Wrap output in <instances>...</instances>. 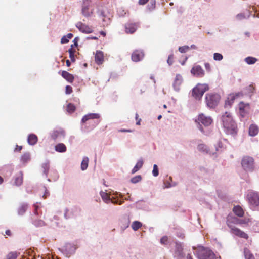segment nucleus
Listing matches in <instances>:
<instances>
[{"label": "nucleus", "mask_w": 259, "mask_h": 259, "mask_svg": "<svg viewBox=\"0 0 259 259\" xmlns=\"http://www.w3.org/2000/svg\"><path fill=\"white\" fill-rule=\"evenodd\" d=\"M223 126L227 134L236 135L238 129L236 122L233 119L231 113L226 112L222 116Z\"/></svg>", "instance_id": "obj_1"}, {"label": "nucleus", "mask_w": 259, "mask_h": 259, "mask_svg": "<svg viewBox=\"0 0 259 259\" xmlns=\"http://www.w3.org/2000/svg\"><path fill=\"white\" fill-rule=\"evenodd\" d=\"M241 165L243 169L246 172H252L255 168L254 158L248 155L243 156L241 160Z\"/></svg>", "instance_id": "obj_2"}, {"label": "nucleus", "mask_w": 259, "mask_h": 259, "mask_svg": "<svg viewBox=\"0 0 259 259\" xmlns=\"http://www.w3.org/2000/svg\"><path fill=\"white\" fill-rule=\"evenodd\" d=\"M196 255L198 259H217L215 255L210 249L202 246L197 248Z\"/></svg>", "instance_id": "obj_3"}, {"label": "nucleus", "mask_w": 259, "mask_h": 259, "mask_svg": "<svg viewBox=\"0 0 259 259\" xmlns=\"http://www.w3.org/2000/svg\"><path fill=\"white\" fill-rule=\"evenodd\" d=\"M220 98V96L218 94H207L205 96V102L207 106L210 108L215 107L218 105Z\"/></svg>", "instance_id": "obj_4"}, {"label": "nucleus", "mask_w": 259, "mask_h": 259, "mask_svg": "<svg viewBox=\"0 0 259 259\" xmlns=\"http://www.w3.org/2000/svg\"><path fill=\"white\" fill-rule=\"evenodd\" d=\"M209 90L207 84H198L192 90V96L196 99H201L204 93Z\"/></svg>", "instance_id": "obj_5"}, {"label": "nucleus", "mask_w": 259, "mask_h": 259, "mask_svg": "<svg viewBox=\"0 0 259 259\" xmlns=\"http://www.w3.org/2000/svg\"><path fill=\"white\" fill-rule=\"evenodd\" d=\"M92 0H82L81 13L86 17L91 16L94 13V9L91 8Z\"/></svg>", "instance_id": "obj_6"}, {"label": "nucleus", "mask_w": 259, "mask_h": 259, "mask_svg": "<svg viewBox=\"0 0 259 259\" xmlns=\"http://www.w3.org/2000/svg\"><path fill=\"white\" fill-rule=\"evenodd\" d=\"M247 199L251 207L256 209L259 207V194L255 192H250L247 194Z\"/></svg>", "instance_id": "obj_7"}, {"label": "nucleus", "mask_w": 259, "mask_h": 259, "mask_svg": "<svg viewBox=\"0 0 259 259\" xmlns=\"http://www.w3.org/2000/svg\"><path fill=\"white\" fill-rule=\"evenodd\" d=\"M228 226L230 229V232L240 238L247 239L248 238V235L244 232L242 231L237 227L231 224V222L228 223Z\"/></svg>", "instance_id": "obj_8"}, {"label": "nucleus", "mask_w": 259, "mask_h": 259, "mask_svg": "<svg viewBox=\"0 0 259 259\" xmlns=\"http://www.w3.org/2000/svg\"><path fill=\"white\" fill-rule=\"evenodd\" d=\"M228 226L230 229V232L240 238L247 239L248 238V235L244 232L242 231L237 227L231 224V222L228 223Z\"/></svg>", "instance_id": "obj_9"}, {"label": "nucleus", "mask_w": 259, "mask_h": 259, "mask_svg": "<svg viewBox=\"0 0 259 259\" xmlns=\"http://www.w3.org/2000/svg\"><path fill=\"white\" fill-rule=\"evenodd\" d=\"M100 195L103 201L106 203H109L111 202L114 204L121 205L122 204L121 201L119 203L118 199H116L113 197L111 198L110 196L108 195V194L106 192L102 191L101 192Z\"/></svg>", "instance_id": "obj_10"}, {"label": "nucleus", "mask_w": 259, "mask_h": 259, "mask_svg": "<svg viewBox=\"0 0 259 259\" xmlns=\"http://www.w3.org/2000/svg\"><path fill=\"white\" fill-rule=\"evenodd\" d=\"M196 122L199 124L202 123L204 126H207L210 125L212 122V119L210 117L206 116L203 114H200L198 115Z\"/></svg>", "instance_id": "obj_11"}, {"label": "nucleus", "mask_w": 259, "mask_h": 259, "mask_svg": "<svg viewBox=\"0 0 259 259\" xmlns=\"http://www.w3.org/2000/svg\"><path fill=\"white\" fill-rule=\"evenodd\" d=\"M76 26L80 31L84 33L88 34L93 32V29L91 27L82 23L81 22L77 23Z\"/></svg>", "instance_id": "obj_12"}, {"label": "nucleus", "mask_w": 259, "mask_h": 259, "mask_svg": "<svg viewBox=\"0 0 259 259\" xmlns=\"http://www.w3.org/2000/svg\"><path fill=\"white\" fill-rule=\"evenodd\" d=\"M138 23L129 22L125 25V31L127 34L134 33L138 27Z\"/></svg>", "instance_id": "obj_13"}, {"label": "nucleus", "mask_w": 259, "mask_h": 259, "mask_svg": "<svg viewBox=\"0 0 259 259\" xmlns=\"http://www.w3.org/2000/svg\"><path fill=\"white\" fill-rule=\"evenodd\" d=\"M144 56V53L142 50H136L132 54L131 59L134 62H138L141 60Z\"/></svg>", "instance_id": "obj_14"}, {"label": "nucleus", "mask_w": 259, "mask_h": 259, "mask_svg": "<svg viewBox=\"0 0 259 259\" xmlns=\"http://www.w3.org/2000/svg\"><path fill=\"white\" fill-rule=\"evenodd\" d=\"M239 109L241 116L244 117L246 114L249 113L250 108L248 103L241 102L239 104Z\"/></svg>", "instance_id": "obj_15"}, {"label": "nucleus", "mask_w": 259, "mask_h": 259, "mask_svg": "<svg viewBox=\"0 0 259 259\" xmlns=\"http://www.w3.org/2000/svg\"><path fill=\"white\" fill-rule=\"evenodd\" d=\"M191 72L192 74L197 77H201L204 75V71L203 70L202 67L199 65H196L194 66L191 70Z\"/></svg>", "instance_id": "obj_16"}, {"label": "nucleus", "mask_w": 259, "mask_h": 259, "mask_svg": "<svg viewBox=\"0 0 259 259\" xmlns=\"http://www.w3.org/2000/svg\"><path fill=\"white\" fill-rule=\"evenodd\" d=\"M95 61L97 64H102L104 61V54L101 51H97L95 56Z\"/></svg>", "instance_id": "obj_17"}, {"label": "nucleus", "mask_w": 259, "mask_h": 259, "mask_svg": "<svg viewBox=\"0 0 259 259\" xmlns=\"http://www.w3.org/2000/svg\"><path fill=\"white\" fill-rule=\"evenodd\" d=\"M100 118V115L97 113H90L87 115H84L82 119L81 122L82 123H85L87 121L91 119H99Z\"/></svg>", "instance_id": "obj_18"}, {"label": "nucleus", "mask_w": 259, "mask_h": 259, "mask_svg": "<svg viewBox=\"0 0 259 259\" xmlns=\"http://www.w3.org/2000/svg\"><path fill=\"white\" fill-rule=\"evenodd\" d=\"M259 132L258 127L254 124H252L249 127L248 133L250 136L254 137L257 135Z\"/></svg>", "instance_id": "obj_19"}, {"label": "nucleus", "mask_w": 259, "mask_h": 259, "mask_svg": "<svg viewBox=\"0 0 259 259\" xmlns=\"http://www.w3.org/2000/svg\"><path fill=\"white\" fill-rule=\"evenodd\" d=\"M230 222L232 224L234 225L235 224H243L245 223V221L243 220L239 219L236 217H230L228 218L227 220V225H228V223Z\"/></svg>", "instance_id": "obj_20"}, {"label": "nucleus", "mask_w": 259, "mask_h": 259, "mask_svg": "<svg viewBox=\"0 0 259 259\" xmlns=\"http://www.w3.org/2000/svg\"><path fill=\"white\" fill-rule=\"evenodd\" d=\"M61 76L70 83L73 82L74 80V76L66 71H62L61 72Z\"/></svg>", "instance_id": "obj_21"}, {"label": "nucleus", "mask_w": 259, "mask_h": 259, "mask_svg": "<svg viewBox=\"0 0 259 259\" xmlns=\"http://www.w3.org/2000/svg\"><path fill=\"white\" fill-rule=\"evenodd\" d=\"M183 78L181 75L180 74H177L174 82V87L176 90H179V86L182 83Z\"/></svg>", "instance_id": "obj_22"}, {"label": "nucleus", "mask_w": 259, "mask_h": 259, "mask_svg": "<svg viewBox=\"0 0 259 259\" xmlns=\"http://www.w3.org/2000/svg\"><path fill=\"white\" fill-rule=\"evenodd\" d=\"M233 211L236 215L239 217H243L244 214L243 209L239 205L235 206L233 207Z\"/></svg>", "instance_id": "obj_23"}, {"label": "nucleus", "mask_w": 259, "mask_h": 259, "mask_svg": "<svg viewBox=\"0 0 259 259\" xmlns=\"http://www.w3.org/2000/svg\"><path fill=\"white\" fill-rule=\"evenodd\" d=\"M183 246L181 243H176L175 255L178 256H183Z\"/></svg>", "instance_id": "obj_24"}, {"label": "nucleus", "mask_w": 259, "mask_h": 259, "mask_svg": "<svg viewBox=\"0 0 259 259\" xmlns=\"http://www.w3.org/2000/svg\"><path fill=\"white\" fill-rule=\"evenodd\" d=\"M27 140L30 145H33L37 143L38 138L36 135L32 134L29 135Z\"/></svg>", "instance_id": "obj_25"}, {"label": "nucleus", "mask_w": 259, "mask_h": 259, "mask_svg": "<svg viewBox=\"0 0 259 259\" xmlns=\"http://www.w3.org/2000/svg\"><path fill=\"white\" fill-rule=\"evenodd\" d=\"M238 96L237 94H230L229 95L227 100L225 102V105L226 106H230L233 103L234 100L235 99L236 97Z\"/></svg>", "instance_id": "obj_26"}, {"label": "nucleus", "mask_w": 259, "mask_h": 259, "mask_svg": "<svg viewBox=\"0 0 259 259\" xmlns=\"http://www.w3.org/2000/svg\"><path fill=\"white\" fill-rule=\"evenodd\" d=\"M28 209V205L25 203L21 204L18 207V214L23 215Z\"/></svg>", "instance_id": "obj_27"}, {"label": "nucleus", "mask_w": 259, "mask_h": 259, "mask_svg": "<svg viewBox=\"0 0 259 259\" xmlns=\"http://www.w3.org/2000/svg\"><path fill=\"white\" fill-rule=\"evenodd\" d=\"M143 161L142 159H140L137 162L136 165L134 167L133 169L132 170V173L135 174L137 171H138L143 166Z\"/></svg>", "instance_id": "obj_28"}, {"label": "nucleus", "mask_w": 259, "mask_h": 259, "mask_svg": "<svg viewBox=\"0 0 259 259\" xmlns=\"http://www.w3.org/2000/svg\"><path fill=\"white\" fill-rule=\"evenodd\" d=\"M66 150V146L63 143H59L55 146V150L58 152H65Z\"/></svg>", "instance_id": "obj_29"}, {"label": "nucleus", "mask_w": 259, "mask_h": 259, "mask_svg": "<svg viewBox=\"0 0 259 259\" xmlns=\"http://www.w3.org/2000/svg\"><path fill=\"white\" fill-rule=\"evenodd\" d=\"M244 254L245 259H255L253 254L247 248L244 249Z\"/></svg>", "instance_id": "obj_30"}, {"label": "nucleus", "mask_w": 259, "mask_h": 259, "mask_svg": "<svg viewBox=\"0 0 259 259\" xmlns=\"http://www.w3.org/2000/svg\"><path fill=\"white\" fill-rule=\"evenodd\" d=\"M89 159L88 157H85L83 158L81 164V168L82 170H85L88 166Z\"/></svg>", "instance_id": "obj_31"}, {"label": "nucleus", "mask_w": 259, "mask_h": 259, "mask_svg": "<svg viewBox=\"0 0 259 259\" xmlns=\"http://www.w3.org/2000/svg\"><path fill=\"white\" fill-rule=\"evenodd\" d=\"M30 159V156L29 153H25L21 156L20 160L23 164H25L28 162Z\"/></svg>", "instance_id": "obj_32"}, {"label": "nucleus", "mask_w": 259, "mask_h": 259, "mask_svg": "<svg viewBox=\"0 0 259 259\" xmlns=\"http://www.w3.org/2000/svg\"><path fill=\"white\" fill-rule=\"evenodd\" d=\"M198 149L199 151H200L201 152L206 153H210L207 149V146L203 144H201L198 145Z\"/></svg>", "instance_id": "obj_33"}, {"label": "nucleus", "mask_w": 259, "mask_h": 259, "mask_svg": "<svg viewBox=\"0 0 259 259\" xmlns=\"http://www.w3.org/2000/svg\"><path fill=\"white\" fill-rule=\"evenodd\" d=\"M73 34L72 33H68L67 35L64 36L61 39L62 44H66L69 41V39L72 38Z\"/></svg>", "instance_id": "obj_34"}, {"label": "nucleus", "mask_w": 259, "mask_h": 259, "mask_svg": "<svg viewBox=\"0 0 259 259\" xmlns=\"http://www.w3.org/2000/svg\"><path fill=\"white\" fill-rule=\"evenodd\" d=\"M142 223L139 221H136L133 222L132 228L134 231H137L142 227Z\"/></svg>", "instance_id": "obj_35"}, {"label": "nucleus", "mask_w": 259, "mask_h": 259, "mask_svg": "<svg viewBox=\"0 0 259 259\" xmlns=\"http://www.w3.org/2000/svg\"><path fill=\"white\" fill-rule=\"evenodd\" d=\"M63 134L64 132L62 131H54L51 134V137L53 139L55 140L59 136Z\"/></svg>", "instance_id": "obj_36"}, {"label": "nucleus", "mask_w": 259, "mask_h": 259, "mask_svg": "<svg viewBox=\"0 0 259 259\" xmlns=\"http://www.w3.org/2000/svg\"><path fill=\"white\" fill-rule=\"evenodd\" d=\"M245 61L248 64H253L257 61V59L252 57H247L245 59Z\"/></svg>", "instance_id": "obj_37"}, {"label": "nucleus", "mask_w": 259, "mask_h": 259, "mask_svg": "<svg viewBox=\"0 0 259 259\" xmlns=\"http://www.w3.org/2000/svg\"><path fill=\"white\" fill-rule=\"evenodd\" d=\"M76 110L75 106L72 103H69L67 106V111L69 113H73Z\"/></svg>", "instance_id": "obj_38"}, {"label": "nucleus", "mask_w": 259, "mask_h": 259, "mask_svg": "<svg viewBox=\"0 0 259 259\" xmlns=\"http://www.w3.org/2000/svg\"><path fill=\"white\" fill-rule=\"evenodd\" d=\"M73 47V45H71V47ZM68 52L69 53V57L71 59V60L72 62L75 61V58H74V53L75 52V50L73 49L72 48L69 49Z\"/></svg>", "instance_id": "obj_39"}, {"label": "nucleus", "mask_w": 259, "mask_h": 259, "mask_svg": "<svg viewBox=\"0 0 259 259\" xmlns=\"http://www.w3.org/2000/svg\"><path fill=\"white\" fill-rule=\"evenodd\" d=\"M249 17V15H246L244 13H243L238 14L236 16V19L238 20H242L243 19L248 18Z\"/></svg>", "instance_id": "obj_40"}, {"label": "nucleus", "mask_w": 259, "mask_h": 259, "mask_svg": "<svg viewBox=\"0 0 259 259\" xmlns=\"http://www.w3.org/2000/svg\"><path fill=\"white\" fill-rule=\"evenodd\" d=\"M41 204L40 203L36 202L33 205V207L34 208V213L36 215H38L39 214V210L40 208Z\"/></svg>", "instance_id": "obj_41"}, {"label": "nucleus", "mask_w": 259, "mask_h": 259, "mask_svg": "<svg viewBox=\"0 0 259 259\" xmlns=\"http://www.w3.org/2000/svg\"><path fill=\"white\" fill-rule=\"evenodd\" d=\"M142 179V177L140 175L136 176L131 179V181L132 183L135 184L140 182Z\"/></svg>", "instance_id": "obj_42"}, {"label": "nucleus", "mask_w": 259, "mask_h": 259, "mask_svg": "<svg viewBox=\"0 0 259 259\" xmlns=\"http://www.w3.org/2000/svg\"><path fill=\"white\" fill-rule=\"evenodd\" d=\"M23 183V174L22 172H20L19 176L17 177V186L21 185Z\"/></svg>", "instance_id": "obj_43"}, {"label": "nucleus", "mask_w": 259, "mask_h": 259, "mask_svg": "<svg viewBox=\"0 0 259 259\" xmlns=\"http://www.w3.org/2000/svg\"><path fill=\"white\" fill-rule=\"evenodd\" d=\"M190 48L188 46H184L180 47L179 48V51L182 53L187 52L189 50Z\"/></svg>", "instance_id": "obj_44"}, {"label": "nucleus", "mask_w": 259, "mask_h": 259, "mask_svg": "<svg viewBox=\"0 0 259 259\" xmlns=\"http://www.w3.org/2000/svg\"><path fill=\"white\" fill-rule=\"evenodd\" d=\"M33 224L36 227L42 226L45 224L44 222L42 220H35Z\"/></svg>", "instance_id": "obj_45"}, {"label": "nucleus", "mask_w": 259, "mask_h": 259, "mask_svg": "<svg viewBox=\"0 0 259 259\" xmlns=\"http://www.w3.org/2000/svg\"><path fill=\"white\" fill-rule=\"evenodd\" d=\"M152 174L154 177H157L159 174L158 168L157 165L156 164H154L153 165V169L152 171Z\"/></svg>", "instance_id": "obj_46"}, {"label": "nucleus", "mask_w": 259, "mask_h": 259, "mask_svg": "<svg viewBox=\"0 0 259 259\" xmlns=\"http://www.w3.org/2000/svg\"><path fill=\"white\" fill-rule=\"evenodd\" d=\"M213 59L215 60L220 61L223 59V56L220 53H215L213 55Z\"/></svg>", "instance_id": "obj_47"}, {"label": "nucleus", "mask_w": 259, "mask_h": 259, "mask_svg": "<svg viewBox=\"0 0 259 259\" xmlns=\"http://www.w3.org/2000/svg\"><path fill=\"white\" fill-rule=\"evenodd\" d=\"M174 57L173 54H170V55H169L168 59L167 60V62L169 65L172 64L174 62Z\"/></svg>", "instance_id": "obj_48"}, {"label": "nucleus", "mask_w": 259, "mask_h": 259, "mask_svg": "<svg viewBox=\"0 0 259 259\" xmlns=\"http://www.w3.org/2000/svg\"><path fill=\"white\" fill-rule=\"evenodd\" d=\"M168 242V237L166 236H163L160 239V243L162 244L165 245Z\"/></svg>", "instance_id": "obj_49"}, {"label": "nucleus", "mask_w": 259, "mask_h": 259, "mask_svg": "<svg viewBox=\"0 0 259 259\" xmlns=\"http://www.w3.org/2000/svg\"><path fill=\"white\" fill-rule=\"evenodd\" d=\"M16 254L13 252L9 253L7 256V259H16Z\"/></svg>", "instance_id": "obj_50"}, {"label": "nucleus", "mask_w": 259, "mask_h": 259, "mask_svg": "<svg viewBox=\"0 0 259 259\" xmlns=\"http://www.w3.org/2000/svg\"><path fill=\"white\" fill-rule=\"evenodd\" d=\"M72 92V88L70 85H67L65 88V93L67 94H70Z\"/></svg>", "instance_id": "obj_51"}, {"label": "nucleus", "mask_w": 259, "mask_h": 259, "mask_svg": "<svg viewBox=\"0 0 259 259\" xmlns=\"http://www.w3.org/2000/svg\"><path fill=\"white\" fill-rule=\"evenodd\" d=\"M43 168L44 169V172L47 176L49 172V165L47 164H44Z\"/></svg>", "instance_id": "obj_52"}, {"label": "nucleus", "mask_w": 259, "mask_h": 259, "mask_svg": "<svg viewBox=\"0 0 259 259\" xmlns=\"http://www.w3.org/2000/svg\"><path fill=\"white\" fill-rule=\"evenodd\" d=\"M135 118H136V120L137 121L136 124L138 125H140L141 119L139 118V115L137 113L136 114Z\"/></svg>", "instance_id": "obj_53"}, {"label": "nucleus", "mask_w": 259, "mask_h": 259, "mask_svg": "<svg viewBox=\"0 0 259 259\" xmlns=\"http://www.w3.org/2000/svg\"><path fill=\"white\" fill-rule=\"evenodd\" d=\"M247 90L249 93H252L254 90V88L252 84H250L247 87Z\"/></svg>", "instance_id": "obj_54"}, {"label": "nucleus", "mask_w": 259, "mask_h": 259, "mask_svg": "<svg viewBox=\"0 0 259 259\" xmlns=\"http://www.w3.org/2000/svg\"><path fill=\"white\" fill-rule=\"evenodd\" d=\"M205 67L207 71H210L211 66L209 63H205Z\"/></svg>", "instance_id": "obj_55"}, {"label": "nucleus", "mask_w": 259, "mask_h": 259, "mask_svg": "<svg viewBox=\"0 0 259 259\" xmlns=\"http://www.w3.org/2000/svg\"><path fill=\"white\" fill-rule=\"evenodd\" d=\"M149 0H139L138 3L140 5H144L146 4Z\"/></svg>", "instance_id": "obj_56"}, {"label": "nucleus", "mask_w": 259, "mask_h": 259, "mask_svg": "<svg viewBox=\"0 0 259 259\" xmlns=\"http://www.w3.org/2000/svg\"><path fill=\"white\" fill-rule=\"evenodd\" d=\"M49 195V192L45 189V193L43 195V198L44 199H46L47 198V197Z\"/></svg>", "instance_id": "obj_57"}, {"label": "nucleus", "mask_w": 259, "mask_h": 259, "mask_svg": "<svg viewBox=\"0 0 259 259\" xmlns=\"http://www.w3.org/2000/svg\"><path fill=\"white\" fill-rule=\"evenodd\" d=\"M121 132H132L133 131L132 130H126V129H121L119 131Z\"/></svg>", "instance_id": "obj_58"}, {"label": "nucleus", "mask_w": 259, "mask_h": 259, "mask_svg": "<svg viewBox=\"0 0 259 259\" xmlns=\"http://www.w3.org/2000/svg\"><path fill=\"white\" fill-rule=\"evenodd\" d=\"M5 234H6V235H7L9 236H11L12 235L11 232L9 230H6L5 232Z\"/></svg>", "instance_id": "obj_59"}, {"label": "nucleus", "mask_w": 259, "mask_h": 259, "mask_svg": "<svg viewBox=\"0 0 259 259\" xmlns=\"http://www.w3.org/2000/svg\"><path fill=\"white\" fill-rule=\"evenodd\" d=\"M66 65L68 66V67H69L71 65V63L70 62V61L69 60H67L66 61Z\"/></svg>", "instance_id": "obj_60"}, {"label": "nucleus", "mask_w": 259, "mask_h": 259, "mask_svg": "<svg viewBox=\"0 0 259 259\" xmlns=\"http://www.w3.org/2000/svg\"><path fill=\"white\" fill-rule=\"evenodd\" d=\"M187 259H193L191 254H188L187 256Z\"/></svg>", "instance_id": "obj_61"}, {"label": "nucleus", "mask_w": 259, "mask_h": 259, "mask_svg": "<svg viewBox=\"0 0 259 259\" xmlns=\"http://www.w3.org/2000/svg\"><path fill=\"white\" fill-rule=\"evenodd\" d=\"M77 40H76V38L74 39V44L75 46H77Z\"/></svg>", "instance_id": "obj_62"}, {"label": "nucleus", "mask_w": 259, "mask_h": 259, "mask_svg": "<svg viewBox=\"0 0 259 259\" xmlns=\"http://www.w3.org/2000/svg\"><path fill=\"white\" fill-rule=\"evenodd\" d=\"M191 48L195 49H196L197 48L195 45H191Z\"/></svg>", "instance_id": "obj_63"}, {"label": "nucleus", "mask_w": 259, "mask_h": 259, "mask_svg": "<svg viewBox=\"0 0 259 259\" xmlns=\"http://www.w3.org/2000/svg\"><path fill=\"white\" fill-rule=\"evenodd\" d=\"M100 34L104 36H105L106 35V33L104 32V31H101Z\"/></svg>", "instance_id": "obj_64"}]
</instances>
